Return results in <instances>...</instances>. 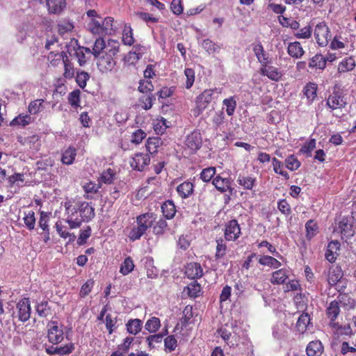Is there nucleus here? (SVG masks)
I'll use <instances>...</instances> for the list:
<instances>
[{"label":"nucleus","mask_w":356,"mask_h":356,"mask_svg":"<svg viewBox=\"0 0 356 356\" xmlns=\"http://www.w3.org/2000/svg\"><path fill=\"white\" fill-rule=\"evenodd\" d=\"M161 143V139L159 137L149 138L146 143L147 150L151 154H155L157 152L158 147H160Z\"/></svg>","instance_id":"37"},{"label":"nucleus","mask_w":356,"mask_h":356,"mask_svg":"<svg viewBox=\"0 0 356 356\" xmlns=\"http://www.w3.org/2000/svg\"><path fill=\"white\" fill-rule=\"evenodd\" d=\"M102 29L104 35H111L117 29L116 23L111 17H107L102 19Z\"/></svg>","instance_id":"31"},{"label":"nucleus","mask_w":356,"mask_h":356,"mask_svg":"<svg viewBox=\"0 0 356 356\" xmlns=\"http://www.w3.org/2000/svg\"><path fill=\"white\" fill-rule=\"evenodd\" d=\"M186 145L193 151H197L202 147V138L200 131L195 130L186 136Z\"/></svg>","instance_id":"11"},{"label":"nucleus","mask_w":356,"mask_h":356,"mask_svg":"<svg viewBox=\"0 0 356 356\" xmlns=\"http://www.w3.org/2000/svg\"><path fill=\"white\" fill-rule=\"evenodd\" d=\"M216 174V168L214 167H209L204 169L200 173V179L204 181H209Z\"/></svg>","instance_id":"54"},{"label":"nucleus","mask_w":356,"mask_h":356,"mask_svg":"<svg viewBox=\"0 0 356 356\" xmlns=\"http://www.w3.org/2000/svg\"><path fill=\"white\" fill-rule=\"evenodd\" d=\"M307 356H320L323 352V346L320 341H312L307 346Z\"/></svg>","instance_id":"24"},{"label":"nucleus","mask_w":356,"mask_h":356,"mask_svg":"<svg viewBox=\"0 0 356 356\" xmlns=\"http://www.w3.org/2000/svg\"><path fill=\"white\" fill-rule=\"evenodd\" d=\"M355 67V59L352 57L344 58L338 66L339 72H346L351 71Z\"/></svg>","instance_id":"35"},{"label":"nucleus","mask_w":356,"mask_h":356,"mask_svg":"<svg viewBox=\"0 0 356 356\" xmlns=\"http://www.w3.org/2000/svg\"><path fill=\"white\" fill-rule=\"evenodd\" d=\"M225 238L226 241H234L241 235V227L236 220L229 221L225 225Z\"/></svg>","instance_id":"6"},{"label":"nucleus","mask_w":356,"mask_h":356,"mask_svg":"<svg viewBox=\"0 0 356 356\" xmlns=\"http://www.w3.org/2000/svg\"><path fill=\"white\" fill-rule=\"evenodd\" d=\"M66 222L70 229L81 227L82 222L90 221L95 216V209L91 203L85 201H67L64 204Z\"/></svg>","instance_id":"1"},{"label":"nucleus","mask_w":356,"mask_h":356,"mask_svg":"<svg viewBox=\"0 0 356 356\" xmlns=\"http://www.w3.org/2000/svg\"><path fill=\"white\" fill-rule=\"evenodd\" d=\"M193 184L191 181H184L177 187V192L182 198H188L193 193Z\"/></svg>","instance_id":"25"},{"label":"nucleus","mask_w":356,"mask_h":356,"mask_svg":"<svg viewBox=\"0 0 356 356\" xmlns=\"http://www.w3.org/2000/svg\"><path fill=\"white\" fill-rule=\"evenodd\" d=\"M258 262L261 266H269L273 268H278L282 266L280 261H279L275 258L268 255L260 256L258 259Z\"/></svg>","instance_id":"30"},{"label":"nucleus","mask_w":356,"mask_h":356,"mask_svg":"<svg viewBox=\"0 0 356 356\" xmlns=\"http://www.w3.org/2000/svg\"><path fill=\"white\" fill-rule=\"evenodd\" d=\"M24 222L29 230H32L35 227V213L33 211H29L25 213V216L23 218Z\"/></svg>","instance_id":"50"},{"label":"nucleus","mask_w":356,"mask_h":356,"mask_svg":"<svg viewBox=\"0 0 356 356\" xmlns=\"http://www.w3.org/2000/svg\"><path fill=\"white\" fill-rule=\"evenodd\" d=\"M55 56L58 57L56 60H63L64 65L63 76L68 79L73 78L74 76V68L73 64L69 60L66 53L62 52L61 54H56Z\"/></svg>","instance_id":"14"},{"label":"nucleus","mask_w":356,"mask_h":356,"mask_svg":"<svg viewBox=\"0 0 356 356\" xmlns=\"http://www.w3.org/2000/svg\"><path fill=\"white\" fill-rule=\"evenodd\" d=\"M340 312V308H339V303L336 301L333 300L330 304L329 306L327 308V316L331 321V325L333 327H335L338 325L337 323H334V321L337 319L339 314Z\"/></svg>","instance_id":"20"},{"label":"nucleus","mask_w":356,"mask_h":356,"mask_svg":"<svg viewBox=\"0 0 356 356\" xmlns=\"http://www.w3.org/2000/svg\"><path fill=\"white\" fill-rule=\"evenodd\" d=\"M260 74L275 81H279L282 76L281 72L277 67L269 65L261 67Z\"/></svg>","instance_id":"16"},{"label":"nucleus","mask_w":356,"mask_h":356,"mask_svg":"<svg viewBox=\"0 0 356 356\" xmlns=\"http://www.w3.org/2000/svg\"><path fill=\"white\" fill-rule=\"evenodd\" d=\"M140 57L136 54V52L129 51L127 54H126L124 57V63L127 67L135 66L136 64L138 62Z\"/></svg>","instance_id":"46"},{"label":"nucleus","mask_w":356,"mask_h":356,"mask_svg":"<svg viewBox=\"0 0 356 356\" xmlns=\"http://www.w3.org/2000/svg\"><path fill=\"white\" fill-rule=\"evenodd\" d=\"M185 274L189 279H198L203 275V270L200 264L189 263L186 266Z\"/></svg>","instance_id":"15"},{"label":"nucleus","mask_w":356,"mask_h":356,"mask_svg":"<svg viewBox=\"0 0 356 356\" xmlns=\"http://www.w3.org/2000/svg\"><path fill=\"white\" fill-rule=\"evenodd\" d=\"M17 308L19 319L22 322L28 321L31 315V305L29 298H23L19 300L17 305Z\"/></svg>","instance_id":"13"},{"label":"nucleus","mask_w":356,"mask_h":356,"mask_svg":"<svg viewBox=\"0 0 356 356\" xmlns=\"http://www.w3.org/2000/svg\"><path fill=\"white\" fill-rule=\"evenodd\" d=\"M31 121V118L29 115H19L15 117L10 122L11 125H19L24 127L29 124Z\"/></svg>","instance_id":"49"},{"label":"nucleus","mask_w":356,"mask_h":356,"mask_svg":"<svg viewBox=\"0 0 356 356\" xmlns=\"http://www.w3.org/2000/svg\"><path fill=\"white\" fill-rule=\"evenodd\" d=\"M168 127L164 118L157 119L156 122L154 124V129L157 134H162Z\"/></svg>","instance_id":"52"},{"label":"nucleus","mask_w":356,"mask_h":356,"mask_svg":"<svg viewBox=\"0 0 356 356\" xmlns=\"http://www.w3.org/2000/svg\"><path fill=\"white\" fill-rule=\"evenodd\" d=\"M256 178L252 176H245L239 175L236 182L244 189L252 190L256 184Z\"/></svg>","instance_id":"26"},{"label":"nucleus","mask_w":356,"mask_h":356,"mask_svg":"<svg viewBox=\"0 0 356 356\" xmlns=\"http://www.w3.org/2000/svg\"><path fill=\"white\" fill-rule=\"evenodd\" d=\"M339 248L340 243L337 241H332L328 243L325 256L329 262L333 263L335 261Z\"/></svg>","instance_id":"18"},{"label":"nucleus","mask_w":356,"mask_h":356,"mask_svg":"<svg viewBox=\"0 0 356 356\" xmlns=\"http://www.w3.org/2000/svg\"><path fill=\"white\" fill-rule=\"evenodd\" d=\"M161 327V321L160 319L157 317H152L147 321L145 325V328L149 333H154Z\"/></svg>","instance_id":"38"},{"label":"nucleus","mask_w":356,"mask_h":356,"mask_svg":"<svg viewBox=\"0 0 356 356\" xmlns=\"http://www.w3.org/2000/svg\"><path fill=\"white\" fill-rule=\"evenodd\" d=\"M37 313L40 316L45 317L49 315L50 309L48 307V303L46 301L41 302L36 307Z\"/></svg>","instance_id":"62"},{"label":"nucleus","mask_w":356,"mask_h":356,"mask_svg":"<svg viewBox=\"0 0 356 356\" xmlns=\"http://www.w3.org/2000/svg\"><path fill=\"white\" fill-rule=\"evenodd\" d=\"M287 52L295 58H300L305 53L299 42H290L287 47Z\"/></svg>","instance_id":"27"},{"label":"nucleus","mask_w":356,"mask_h":356,"mask_svg":"<svg viewBox=\"0 0 356 356\" xmlns=\"http://www.w3.org/2000/svg\"><path fill=\"white\" fill-rule=\"evenodd\" d=\"M145 267L147 268V275L148 277L155 278L157 277L159 271L153 266V260L152 259H147Z\"/></svg>","instance_id":"56"},{"label":"nucleus","mask_w":356,"mask_h":356,"mask_svg":"<svg viewBox=\"0 0 356 356\" xmlns=\"http://www.w3.org/2000/svg\"><path fill=\"white\" fill-rule=\"evenodd\" d=\"M188 293L189 296L195 298L198 296L200 291H201V286L199 283L197 282V281L192 282L188 286H187Z\"/></svg>","instance_id":"59"},{"label":"nucleus","mask_w":356,"mask_h":356,"mask_svg":"<svg viewBox=\"0 0 356 356\" xmlns=\"http://www.w3.org/2000/svg\"><path fill=\"white\" fill-rule=\"evenodd\" d=\"M47 6L50 14H60L66 7L65 0H47Z\"/></svg>","instance_id":"19"},{"label":"nucleus","mask_w":356,"mask_h":356,"mask_svg":"<svg viewBox=\"0 0 356 356\" xmlns=\"http://www.w3.org/2000/svg\"><path fill=\"white\" fill-rule=\"evenodd\" d=\"M150 163V156L148 154L136 153L130 161L131 167L134 170L142 171Z\"/></svg>","instance_id":"7"},{"label":"nucleus","mask_w":356,"mask_h":356,"mask_svg":"<svg viewBox=\"0 0 356 356\" xmlns=\"http://www.w3.org/2000/svg\"><path fill=\"white\" fill-rule=\"evenodd\" d=\"M286 167L291 171L298 170L300 166V162L294 155H290L285 159Z\"/></svg>","instance_id":"44"},{"label":"nucleus","mask_w":356,"mask_h":356,"mask_svg":"<svg viewBox=\"0 0 356 356\" xmlns=\"http://www.w3.org/2000/svg\"><path fill=\"white\" fill-rule=\"evenodd\" d=\"M102 19L101 17L97 18H92L90 19V22L87 24L88 30L94 35H104L102 29Z\"/></svg>","instance_id":"22"},{"label":"nucleus","mask_w":356,"mask_h":356,"mask_svg":"<svg viewBox=\"0 0 356 356\" xmlns=\"http://www.w3.org/2000/svg\"><path fill=\"white\" fill-rule=\"evenodd\" d=\"M289 327L284 323L276 325L273 327V334L277 339H282L287 336Z\"/></svg>","instance_id":"40"},{"label":"nucleus","mask_w":356,"mask_h":356,"mask_svg":"<svg viewBox=\"0 0 356 356\" xmlns=\"http://www.w3.org/2000/svg\"><path fill=\"white\" fill-rule=\"evenodd\" d=\"M119 51L118 42L115 40H108V46L106 54L97 57V67L102 72L111 71L115 65V56Z\"/></svg>","instance_id":"2"},{"label":"nucleus","mask_w":356,"mask_h":356,"mask_svg":"<svg viewBox=\"0 0 356 356\" xmlns=\"http://www.w3.org/2000/svg\"><path fill=\"white\" fill-rule=\"evenodd\" d=\"M167 227V222L165 219H159L153 227V232L156 235H161Z\"/></svg>","instance_id":"60"},{"label":"nucleus","mask_w":356,"mask_h":356,"mask_svg":"<svg viewBox=\"0 0 356 356\" xmlns=\"http://www.w3.org/2000/svg\"><path fill=\"white\" fill-rule=\"evenodd\" d=\"M314 36L319 46L325 47L328 44L331 39V35L330 34L329 28L325 22H320L316 26Z\"/></svg>","instance_id":"5"},{"label":"nucleus","mask_w":356,"mask_h":356,"mask_svg":"<svg viewBox=\"0 0 356 356\" xmlns=\"http://www.w3.org/2000/svg\"><path fill=\"white\" fill-rule=\"evenodd\" d=\"M76 155V149L70 147L63 154L61 161L66 165H70L73 163Z\"/></svg>","instance_id":"39"},{"label":"nucleus","mask_w":356,"mask_h":356,"mask_svg":"<svg viewBox=\"0 0 356 356\" xmlns=\"http://www.w3.org/2000/svg\"><path fill=\"white\" fill-rule=\"evenodd\" d=\"M309 322L310 318L308 314L302 313L300 314L296 325L297 331L300 334H303L306 331Z\"/></svg>","instance_id":"32"},{"label":"nucleus","mask_w":356,"mask_h":356,"mask_svg":"<svg viewBox=\"0 0 356 356\" xmlns=\"http://www.w3.org/2000/svg\"><path fill=\"white\" fill-rule=\"evenodd\" d=\"M224 106H226V113L229 116H231L234 114L236 106V102L233 97H230L229 98L225 99L222 102Z\"/></svg>","instance_id":"48"},{"label":"nucleus","mask_w":356,"mask_h":356,"mask_svg":"<svg viewBox=\"0 0 356 356\" xmlns=\"http://www.w3.org/2000/svg\"><path fill=\"white\" fill-rule=\"evenodd\" d=\"M212 183L220 192L232 191L231 182L228 178H222L218 175L213 179Z\"/></svg>","instance_id":"23"},{"label":"nucleus","mask_w":356,"mask_h":356,"mask_svg":"<svg viewBox=\"0 0 356 356\" xmlns=\"http://www.w3.org/2000/svg\"><path fill=\"white\" fill-rule=\"evenodd\" d=\"M305 228L307 230V237L311 239L317 233L318 225L314 220H309L306 225Z\"/></svg>","instance_id":"53"},{"label":"nucleus","mask_w":356,"mask_h":356,"mask_svg":"<svg viewBox=\"0 0 356 356\" xmlns=\"http://www.w3.org/2000/svg\"><path fill=\"white\" fill-rule=\"evenodd\" d=\"M91 227L90 226H87L83 230H81L80 234L77 239V244L79 245H82L86 243L87 239L91 235Z\"/></svg>","instance_id":"55"},{"label":"nucleus","mask_w":356,"mask_h":356,"mask_svg":"<svg viewBox=\"0 0 356 356\" xmlns=\"http://www.w3.org/2000/svg\"><path fill=\"white\" fill-rule=\"evenodd\" d=\"M162 212L167 219H171L174 217L176 213V209L174 203L172 201H167L161 206Z\"/></svg>","instance_id":"36"},{"label":"nucleus","mask_w":356,"mask_h":356,"mask_svg":"<svg viewBox=\"0 0 356 356\" xmlns=\"http://www.w3.org/2000/svg\"><path fill=\"white\" fill-rule=\"evenodd\" d=\"M94 281L92 280H88L81 286L79 295L81 297H85L91 291L93 286Z\"/></svg>","instance_id":"63"},{"label":"nucleus","mask_w":356,"mask_h":356,"mask_svg":"<svg viewBox=\"0 0 356 356\" xmlns=\"http://www.w3.org/2000/svg\"><path fill=\"white\" fill-rule=\"evenodd\" d=\"M122 41L126 45H132L134 42L133 30L130 26L125 25L123 29Z\"/></svg>","instance_id":"42"},{"label":"nucleus","mask_w":356,"mask_h":356,"mask_svg":"<svg viewBox=\"0 0 356 356\" xmlns=\"http://www.w3.org/2000/svg\"><path fill=\"white\" fill-rule=\"evenodd\" d=\"M220 92V90L218 88L208 89L204 90L197 97V107L194 110V114L196 115H200L208 106V104L211 102L213 98V95L215 93L218 94Z\"/></svg>","instance_id":"4"},{"label":"nucleus","mask_w":356,"mask_h":356,"mask_svg":"<svg viewBox=\"0 0 356 356\" xmlns=\"http://www.w3.org/2000/svg\"><path fill=\"white\" fill-rule=\"evenodd\" d=\"M73 29V24L69 21H63L58 24V32L60 35L70 32Z\"/></svg>","instance_id":"64"},{"label":"nucleus","mask_w":356,"mask_h":356,"mask_svg":"<svg viewBox=\"0 0 356 356\" xmlns=\"http://www.w3.org/2000/svg\"><path fill=\"white\" fill-rule=\"evenodd\" d=\"M48 339L49 341L53 344H57L61 342L63 339V331L60 329L57 323L55 321H51L48 324Z\"/></svg>","instance_id":"10"},{"label":"nucleus","mask_w":356,"mask_h":356,"mask_svg":"<svg viewBox=\"0 0 356 356\" xmlns=\"http://www.w3.org/2000/svg\"><path fill=\"white\" fill-rule=\"evenodd\" d=\"M202 48L209 54L218 53L221 49V45L213 42L210 39H205L202 42Z\"/></svg>","instance_id":"34"},{"label":"nucleus","mask_w":356,"mask_h":356,"mask_svg":"<svg viewBox=\"0 0 356 356\" xmlns=\"http://www.w3.org/2000/svg\"><path fill=\"white\" fill-rule=\"evenodd\" d=\"M143 327V321L138 318L129 319L126 323L127 332L134 335H136L141 331Z\"/></svg>","instance_id":"28"},{"label":"nucleus","mask_w":356,"mask_h":356,"mask_svg":"<svg viewBox=\"0 0 356 356\" xmlns=\"http://www.w3.org/2000/svg\"><path fill=\"white\" fill-rule=\"evenodd\" d=\"M252 51L261 64V67L272 63V59L268 54L264 50V48L260 42L252 44Z\"/></svg>","instance_id":"8"},{"label":"nucleus","mask_w":356,"mask_h":356,"mask_svg":"<svg viewBox=\"0 0 356 356\" xmlns=\"http://www.w3.org/2000/svg\"><path fill=\"white\" fill-rule=\"evenodd\" d=\"M134 268V264L131 257H127L121 264L120 272L124 275H128Z\"/></svg>","instance_id":"45"},{"label":"nucleus","mask_w":356,"mask_h":356,"mask_svg":"<svg viewBox=\"0 0 356 356\" xmlns=\"http://www.w3.org/2000/svg\"><path fill=\"white\" fill-rule=\"evenodd\" d=\"M317 85L314 83H307L303 89L304 95L307 97L309 103H311L316 97Z\"/></svg>","instance_id":"33"},{"label":"nucleus","mask_w":356,"mask_h":356,"mask_svg":"<svg viewBox=\"0 0 356 356\" xmlns=\"http://www.w3.org/2000/svg\"><path fill=\"white\" fill-rule=\"evenodd\" d=\"M108 46V42L106 44L105 41L102 38H99L95 40L92 50V54L95 57L97 58L99 56L106 54Z\"/></svg>","instance_id":"29"},{"label":"nucleus","mask_w":356,"mask_h":356,"mask_svg":"<svg viewBox=\"0 0 356 356\" xmlns=\"http://www.w3.org/2000/svg\"><path fill=\"white\" fill-rule=\"evenodd\" d=\"M326 60L322 55H316L310 60L309 63V67H316L323 70L325 67Z\"/></svg>","instance_id":"41"},{"label":"nucleus","mask_w":356,"mask_h":356,"mask_svg":"<svg viewBox=\"0 0 356 356\" xmlns=\"http://www.w3.org/2000/svg\"><path fill=\"white\" fill-rule=\"evenodd\" d=\"M165 350L171 353L175 350L177 346V341L174 335L168 336L164 339Z\"/></svg>","instance_id":"47"},{"label":"nucleus","mask_w":356,"mask_h":356,"mask_svg":"<svg viewBox=\"0 0 356 356\" xmlns=\"http://www.w3.org/2000/svg\"><path fill=\"white\" fill-rule=\"evenodd\" d=\"M156 215L153 213H146L138 216L136 218L137 227H134L129 233V238L131 241L139 239L153 225L155 222Z\"/></svg>","instance_id":"3"},{"label":"nucleus","mask_w":356,"mask_h":356,"mask_svg":"<svg viewBox=\"0 0 356 356\" xmlns=\"http://www.w3.org/2000/svg\"><path fill=\"white\" fill-rule=\"evenodd\" d=\"M74 350V345L69 343L63 346H49L45 348V351L49 355H67L70 354Z\"/></svg>","instance_id":"17"},{"label":"nucleus","mask_w":356,"mask_h":356,"mask_svg":"<svg viewBox=\"0 0 356 356\" xmlns=\"http://www.w3.org/2000/svg\"><path fill=\"white\" fill-rule=\"evenodd\" d=\"M272 163L273 166V170L276 174L282 175L286 179H289V173L286 171L282 170L283 164L280 161L274 157L272 159Z\"/></svg>","instance_id":"43"},{"label":"nucleus","mask_w":356,"mask_h":356,"mask_svg":"<svg viewBox=\"0 0 356 356\" xmlns=\"http://www.w3.org/2000/svg\"><path fill=\"white\" fill-rule=\"evenodd\" d=\"M138 90L142 93H147L154 90V86L149 80H140Z\"/></svg>","instance_id":"57"},{"label":"nucleus","mask_w":356,"mask_h":356,"mask_svg":"<svg viewBox=\"0 0 356 356\" xmlns=\"http://www.w3.org/2000/svg\"><path fill=\"white\" fill-rule=\"evenodd\" d=\"M80 90H74L68 95V102L72 106L77 107L80 103Z\"/></svg>","instance_id":"58"},{"label":"nucleus","mask_w":356,"mask_h":356,"mask_svg":"<svg viewBox=\"0 0 356 356\" xmlns=\"http://www.w3.org/2000/svg\"><path fill=\"white\" fill-rule=\"evenodd\" d=\"M344 96L339 92H334L327 99L326 104L332 110L340 109L346 105Z\"/></svg>","instance_id":"9"},{"label":"nucleus","mask_w":356,"mask_h":356,"mask_svg":"<svg viewBox=\"0 0 356 356\" xmlns=\"http://www.w3.org/2000/svg\"><path fill=\"white\" fill-rule=\"evenodd\" d=\"M89 78L88 73L85 72H78L76 76V81L80 88H84Z\"/></svg>","instance_id":"61"},{"label":"nucleus","mask_w":356,"mask_h":356,"mask_svg":"<svg viewBox=\"0 0 356 356\" xmlns=\"http://www.w3.org/2000/svg\"><path fill=\"white\" fill-rule=\"evenodd\" d=\"M44 100L42 99H38L33 102H31L28 107L29 112L31 115H35L39 113L41 108L42 107V104Z\"/></svg>","instance_id":"51"},{"label":"nucleus","mask_w":356,"mask_h":356,"mask_svg":"<svg viewBox=\"0 0 356 356\" xmlns=\"http://www.w3.org/2000/svg\"><path fill=\"white\" fill-rule=\"evenodd\" d=\"M343 274L341 267L338 266H332L329 268L327 273V280L330 286H335L337 283H341Z\"/></svg>","instance_id":"12"},{"label":"nucleus","mask_w":356,"mask_h":356,"mask_svg":"<svg viewBox=\"0 0 356 356\" xmlns=\"http://www.w3.org/2000/svg\"><path fill=\"white\" fill-rule=\"evenodd\" d=\"M289 270L286 268H281L273 273L270 282L273 284H284L289 277Z\"/></svg>","instance_id":"21"}]
</instances>
